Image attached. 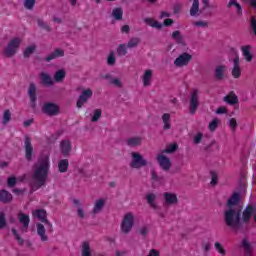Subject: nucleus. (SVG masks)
Wrapping results in <instances>:
<instances>
[{"instance_id": "nucleus-22", "label": "nucleus", "mask_w": 256, "mask_h": 256, "mask_svg": "<svg viewBox=\"0 0 256 256\" xmlns=\"http://www.w3.org/2000/svg\"><path fill=\"white\" fill-rule=\"evenodd\" d=\"M151 79H153V70L148 69L144 72L142 76L144 87H149L151 85Z\"/></svg>"}, {"instance_id": "nucleus-41", "label": "nucleus", "mask_w": 256, "mask_h": 256, "mask_svg": "<svg viewBox=\"0 0 256 256\" xmlns=\"http://www.w3.org/2000/svg\"><path fill=\"white\" fill-rule=\"evenodd\" d=\"M112 15L116 21H121L123 19V9L122 8H115L112 11Z\"/></svg>"}, {"instance_id": "nucleus-56", "label": "nucleus", "mask_w": 256, "mask_h": 256, "mask_svg": "<svg viewBox=\"0 0 256 256\" xmlns=\"http://www.w3.org/2000/svg\"><path fill=\"white\" fill-rule=\"evenodd\" d=\"M203 139V134L202 133H198L195 137H194V143L195 145H199V143H201V140Z\"/></svg>"}, {"instance_id": "nucleus-11", "label": "nucleus", "mask_w": 256, "mask_h": 256, "mask_svg": "<svg viewBox=\"0 0 256 256\" xmlns=\"http://www.w3.org/2000/svg\"><path fill=\"white\" fill-rule=\"evenodd\" d=\"M191 59H193V56H191V54L187 52H184L178 58L175 59L174 65L176 67H185V65H189Z\"/></svg>"}, {"instance_id": "nucleus-18", "label": "nucleus", "mask_w": 256, "mask_h": 256, "mask_svg": "<svg viewBox=\"0 0 256 256\" xmlns=\"http://www.w3.org/2000/svg\"><path fill=\"white\" fill-rule=\"evenodd\" d=\"M59 57H65V50L61 48H56L52 53H50L46 58L45 61L50 63L53 59H59Z\"/></svg>"}, {"instance_id": "nucleus-33", "label": "nucleus", "mask_w": 256, "mask_h": 256, "mask_svg": "<svg viewBox=\"0 0 256 256\" xmlns=\"http://www.w3.org/2000/svg\"><path fill=\"white\" fill-rule=\"evenodd\" d=\"M172 39H174V41H176V43H178V45H184L185 42L183 40V36L181 35V31L176 30L172 33L171 36Z\"/></svg>"}, {"instance_id": "nucleus-31", "label": "nucleus", "mask_w": 256, "mask_h": 256, "mask_svg": "<svg viewBox=\"0 0 256 256\" xmlns=\"http://www.w3.org/2000/svg\"><path fill=\"white\" fill-rule=\"evenodd\" d=\"M104 79H108L110 80V83L114 86V87H118L119 89H121L123 87V83L121 82V80L119 78H113L111 77V75L106 74L104 76Z\"/></svg>"}, {"instance_id": "nucleus-55", "label": "nucleus", "mask_w": 256, "mask_h": 256, "mask_svg": "<svg viewBox=\"0 0 256 256\" xmlns=\"http://www.w3.org/2000/svg\"><path fill=\"white\" fill-rule=\"evenodd\" d=\"M229 125H230L231 129H233V131H235L237 129V120L235 118H231L229 120Z\"/></svg>"}, {"instance_id": "nucleus-53", "label": "nucleus", "mask_w": 256, "mask_h": 256, "mask_svg": "<svg viewBox=\"0 0 256 256\" xmlns=\"http://www.w3.org/2000/svg\"><path fill=\"white\" fill-rule=\"evenodd\" d=\"M177 150V144L174 143V144H171L170 146H168L166 149H165V153H175Z\"/></svg>"}, {"instance_id": "nucleus-17", "label": "nucleus", "mask_w": 256, "mask_h": 256, "mask_svg": "<svg viewBox=\"0 0 256 256\" xmlns=\"http://www.w3.org/2000/svg\"><path fill=\"white\" fill-rule=\"evenodd\" d=\"M225 71H227V66L225 65L216 66L214 70V79L216 81H223V79H225Z\"/></svg>"}, {"instance_id": "nucleus-37", "label": "nucleus", "mask_w": 256, "mask_h": 256, "mask_svg": "<svg viewBox=\"0 0 256 256\" xmlns=\"http://www.w3.org/2000/svg\"><path fill=\"white\" fill-rule=\"evenodd\" d=\"M151 177L152 181H155L156 183H164L165 182V176H159L155 170H151Z\"/></svg>"}, {"instance_id": "nucleus-54", "label": "nucleus", "mask_w": 256, "mask_h": 256, "mask_svg": "<svg viewBox=\"0 0 256 256\" xmlns=\"http://www.w3.org/2000/svg\"><path fill=\"white\" fill-rule=\"evenodd\" d=\"M115 53L111 52L108 56V59H107V64L108 65H115Z\"/></svg>"}, {"instance_id": "nucleus-10", "label": "nucleus", "mask_w": 256, "mask_h": 256, "mask_svg": "<svg viewBox=\"0 0 256 256\" xmlns=\"http://www.w3.org/2000/svg\"><path fill=\"white\" fill-rule=\"evenodd\" d=\"M24 148L26 161H33V144H31V138L29 136H25L24 138Z\"/></svg>"}, {"instance_id": "nucleus-44", "label": "nucleus", "mask_w": 256, "mask_h": 256, "mask_svg": "<svg viewBox=\"0 0 256 256\" xmlns=\"http://www.w3.org/2000/svg\"><path fill=\"white\" fill-rule=\"evenodd\" d=\"M11 121V110H5L3 114V125H7Z\"/></svg>"}, {"instance_id": "nucleus-45", "label": "nucleus", "mask_w": 256, "mask_h": 256, "mask_svg": "<svg viewBox=\"0 0 256 256\" xmlns=\"http://www.w3.org/2000/svg\"><path fill=\"white\" fill-rule=\"evenodd\" d=\"M219 127V118H214L208 125L210 131H215Z\"/></svg>"}, {"instance_id": "nucleus-43", "label": "nucleus", "mask_w": 256, "mask_h": 256, "mask_svg": "<svg viewBox=\"0 0 256 256\" xmlns=\"http://www.w3.org/2000/svg\"><path fill=\"white\" fill-rule=\"evenodd\" d=\"M117 53L119 57H123L127 55V45L120 44L119 47L117 48Z\"/></svg>"}, {"instance_id": "nucleus-40", "label": "nucleus", "mask_w": 256, "mask_h": 256, "mask_svg": "<svg viewBox=\"0 0 256 256\" xmlns=\"http://www.w3.org/2000/svg\"><path fill=\"white\" fill-rule=\"evenodd\" d=\"M127 145L129 147H137L141 145V138H137V137L129 138L127 140Z\"/></svg>"}, {"instance_id": "nucleus-13", "label": "nucleus", "mask_w": 256, "mask_h": 256, "mask_svg": "<svg viewBox=\"0 0 256 256\" xmlns=\"http://www.w3.org/2000/svg\"><path fill=\"white\" fill-rule=\"evenodd\" d=\"M71 141L64 139L60 142V151L64 157H70L71 155Z\"/></svg>"}, {"instance_id": "nucleus-5", "label": "nucleus", "mask_w": 256, "mask_h": 256, "mask_svg": "<svg viewBox=\"0 0 256 256\" xmlns=\"http://www.w3.org/2000/svg\"><path fill=\"white\" fill-rule=\"evenodd\" d=\"M133 225H135V217L131 213L126 214L121 223L122 232L127 235L133 229Z\"/></svg>"}, {"instance_id": "nucleus-46", "label": "nucleus", "mask_w": 256, "mask_h": 256, "mask_svg": "<svg viewBox=\"0 0 256 256\" xmlns=\"http://www.w3.org/2000/svg\"><path fill=\"white\" fill-rule=\"evenodd\" d=\"M102 113L103 112L101 111V109H96L94 111V115L91 118L92 123H97V121H99V119H101Z\"/></svg>"}, {"instance_id": "nucleus-49", "label": "nucleus", "mask_w": 256, "mask_h": 256, "mask_svg": "<svg viewBox=\"0 0 256 256\" xmlns=\"http://www.w3.org/2000/svg\"><path fill=\"white\" fill-rule=\"evenodd\" d=\"M214 247H215L216 251H218V253H220V255H222V256L227 255V251L223 249V246L221 245V243L216 242L214 244Z\"/></svg>"}, {"instance_id": "nucleus-30", "label": "nucleus", "mask_w": 256, "mask_h": 256, "mask_svg": "<svg viewBox=\"0 0 256 256\" xmlns=\"http://www.w3.org/2000/svg\"><path fill=\"white\" fill-rule=\"evenodd\" d=\"M162 121L164 123V127H163L164 131L171 129V114L164 113L162 115Z\"/></svg>"}, {"instance_id": "nucleus-3", "label": "nucleus", "mask_w": 256, "mask_h": 256, "mask_svg": "<svg viewBox=\"0 0 256 256\" xmlns=\"http://www.w3.org/2000/svg\"><path fill=\"white\" fill-rule=\"evenodd\" d=\"M19 47H21V38L15 37L9 41L7 47L3 50V55L10 59V57L17 54Z\"/></svg>"}, {"instance_id": "nucleus-16", "label": "nucleus", "mask_w": 256, "mask_h": 256, "mask_svg": "<svg viewBox=\"0 0 256 256\" xmlns=\"http://www.w3.org/2000/svg\"><path fill=\"white\" fill-rule=\"evenodd\" d=\"M164 197V205H177L179 203V199H177V194L171 193V192H166L163 194Z\"/></svg>"}, {"instance_id": "nucleus-1", "label": "nucleus", "mask_w": 256, "mask_h": 256, "mask_svg": "<svg viewBox=\"0 0 256 256\" xmlns=\"http://www.w3.org/2000/svg\"><path fill=\"white\" fill-rule=\"evenodd\" d=\"M241 202V194L239 192H234L232 196L228 199L226 204V210L223 214V221L229 229L234 231V233H246L249 227V221L253 217V206H246L243 211V207L239 205Z\"/></svg>"}, {"instance_id": "nucleus-23", "label": "nucleus", "mask_w": 256, "mask_h": 256, "mask_svg": "<svg viewBox=\"0 0 256 256\" xmlns=\"http://www.w3.org/2000/svg\"><path fill=\"white\" fill-rule=\"evenodd\" d=\"M40 79L42 81V84L45 85V87H53L54 82H53V78H51V75H49L45 72H42L40 74Z\"/></svg>"}, {"instance_id": "nucleus-7", "label": "nucleus", "mask_w": 256, "mask_h": 256, "mask_svg": "<svg viewBox=\"0 0 256 256\" xmlns=\"http://www.w3.org/2000/svg\"><path fill=\"white\" fill-rule=\"evenodd\" d=\"M197 109H199V90L193 89L190 96V115H195Z\"/></svg>"}, {"instance_id": "nucleus-26", "label": "nucleus", "mask_w": 256, "mask_h": 256, "mask_svg": "<svg viewBox=\"0 0 256 256\" xmlns=\"http://www.w3.org/2000/svg\"><path fill=\"white\" fill-rule=\"evenodd\" d=\"M242 55H244V58L248 63H251L253 61V54H251V45H246L242 47Z\"/></svg>"}, {"instance_id": "nucleus-25", "label": "nucleus", "mask_w": 256, "mask_h": 256, "mask_svg": "<svg viewBox=\"0 0 256 256\" xmlns=\"http://www.w3.org/2000/svg\"><path fill=\"white\" fill-rule=\"evenodd\" d=\"M231 7L236 8L237 15H239L240 17H241V15H243V8L241 7V4H239V2H237V0H230L228 2L227 8L231 9Z\"/></svg>"}, {"instance_id": "nucleus-2", "label": "nucleus", "mask_w": 256, "mask_h": 256, "mask_svg": "<svg viewBox=\"0 0 256 256\" xmlns=\"http://www.w3.org/2000/svg\"><path fill=\"white\" fill-rule=\"evenodd\" d=\"M34 173L32 179L36 181L32 185L33 191L41 189L47 185V178L49 177L50 162L49 156H42L38 159V162L34 165Z\"/></svg>"}, {"instance_id": "nucleus-27", "label": "nucleus", "mask_w": 256, "mask_h": 256, "mask_svg": "<svg viewBox=\"0 0 256 256\" xmlns=\"http://www.w3.org/2000/svg\"><path fill=\"white\" fill-rule=\"evenodd\" d=\"M18 219L21 224H23L24 229H29V223H31V219L29 218V215L19 213Z\"/></svg>"}, {"instance_id": "nucleus-59", "label": "nucleus", "mask_w": 256, "mask_h": 256, "mask_svg": "<svg viewBox=\"0 0 256 256\" xmlns=\"http://www.w3.org/2000/svg\"><path fill=\"white\" fill-rule=\"evenodd\" d=\"M194 25L196 27H208L209 24L205 21H197V22L194 23Z\"/></svg>"}, {"instance_id": "nucleus-48", "label": "nucleus", "mask_w": 256, "mask_h": 256, "mask_svg": "<svg viewBox=\"0 0 256 256\" xmlns=\"http://www.w3.org/2000/svg\"><path fill=\"white\" fill-rule=\"evenodd\" d=\"M36 21L38 23V26L41 27V29H45V31H48V33L51 32V27L49 25H47V23H45V21H43L39 18Z\"/></svg>"}, {"instance_id": "nucleus-6", "label": "nucleus", "mask_w": 256, "mask_h": 256, "mask_svg": "<svg viewBox=\"0 0 256 256\" xmlns=\"http://www.w3.org/2000/svg\"><path fill=\"white\" fill-rule=\"evenodd\" d=\"M203 7L199 9V0H193L192 6L190 8V15L191 17H199L205 9H209V0H203Z\"/></svg>"}, {"instance_id": "nucleus-51", "label": "nucleus", "mask_w": 256, "mask_h": 256, "mask_svg": "<svg viewBox=\"0 0 256 256\" xmlns=\"http://www.w3.org/2000/svg\"><path fill=\"white\" fill-rule=\"evenodd\" d=\"M15 185H17V178L15 176L9 177L7 179V186L12 189Z\"/></svg>"}, {"instance_id": "nucleus-34", "label": "nucleus", "mask_w": 256, "mask_h": 256, "mask_svg": "<svg viewBox=\"0 0 256 256\" xmlns=\"http://www.w3.org/2000/svg\"><path fill=\"white\" fill-rule=\"evenodd\" d=\"M66 75H67V72H65L64 69H60L55 72L54 80L56 81V83H61V81H63V79H65Z\"/></svg>"}, {"instance_id": "nucleus-42", "label": "nucleus", "mask_w": 256, "mask_h": 256, "mask_svg": "<svg viewBox=\"0 0 256 256\" xmlns=\"http://www.w3.org/2000/svg\"><path fill=\"white\" fill-rule=\"evenodd\" d=\"M139 43H141V39L135 37V38H131L129 41H128V44H127V47L129 49H133L135 47H138L139 46Z\"/></svg>"}, {"instance_id": "nucleus-57", "label": "nucleus", "mask_w": 256, "mask_h": 256, "mask_svg": "<svg viewBox=\"0 0 256 256\" xmlns=\"http://www.w3.org/2000/svg\"><path fill=\"white\" fill-rule=\"evenodd\" d=\"M140 235H142V237H147V234L149 233V228H147V226H143L140 231H139Z\"/></svg>"}, {"instance_id": "nucleus-63", "label": "nucleus", "mask_w": 256, "mask_h": 256, "mask_svg": "<svg viewBox=\"0 0 256 256\" xmlns=\"http://www.w3.org/2000/svg\"><path fill=\"white\" fill-rule=\"evenodd\" d=\"M78 213V217H80V219H84L85 218V212L82 210V208H79L77 210Z\"/></svg>"}, {"instance_id": "nucleus-62", "label": "nucleus", "mask_w": 256, "mask_h": 256, "mask_svg": "<svg viewBox=\"0 0 256 256\" xmlns=\"http://www.w3.org/2000/svg\"><path fill=\"white\" fill-rule=\"evenodd\" d=\"M152 27H154L155 29H162L163 24L159 23V21L154 20Z\"/></svg>"}, {"instance_id": "nucleus-38", "label": "nucleus", "mask_w": 256, "mask_h": 256, "mask_svg": "<svg viewBox=\"0 0 256 256\" xmlns=\"http://www.w3.org/2000/svg\"><path fill=\"white\" fill-rule=\"evenodd\" d=\"M35 49H37L36 45L28 46L23 52L24 57L29 59V57L35 53Z\"/></svg>"}, {"instance_id": "nucleus-12", "label": "nucleus", "mask_w": 256, "mask_h": 256, "mask_svg": "<svg viewBox=\"0 0 256 256\" xmlns=\"http://www.w3.org/2000/svg\"><path fill=\"white\" fill-rule=\"evenodd\" d=\"M34 217H37L41 223H45L49 229H53V224L47 220V211L45 209H38L33 213Z\"/></svg>"}, {"instance_id": "nucleus-52", "label": "nucleus", "mask_w": 256, "mask_h": 256, "mask_svg": "<svg viewBox=\"0 0 256 256\" xmlns=\"http://www.w3.org/2000/svg\"><path fill=\"white\" fill-rule=\"evenodd\" d=\"M212 180H211V185L215 186L217 185V183H219V177L217 176V173H215L214 171L210 172Z\"/></svg>"}, {"instance_id": "nucleus-36", "label": "nucleus", "mask_w": 256, "mask_h": 256, "mask_svg": "<svg viewBox=\"0 0 256 256\" xmlns=\"http://www.w3.org/2000/svg\"><path fill=\"white\" fill-rule=\"evenodd\" d=\"M11 232H12V235L14 236V239L17 241L18 245L23 247V245H25V240L21 238V235H19V232H17V229L12 228Z\"/></svg>"}, {"instance_id": "nucleus-58", "label": "nucleus", "mask_w": 256, "mask_h": 256, "mask_svg": "<svg viewBox=\"0 0 256 256\" xmlns=\"http://www.w3.org/2000/svg\"><path fill=\"white\" fill-rule=\"evenodd\" d=\"M173 23H174L173 19L167 18L164 20L163 25H164V27H171V25H173Z\"/></svg>"}, {"instance_id": "nucleus-47", "label": "nucleus", "mask_w": 256, "mask_h": 256, "mask_svg": "<svg viewBox=\"0 0 256 256\" xmlns=\"http://www.w3.org/2000/svg\"><path fill=\"white\" fill-rule=\"evenodd\" d=\"M7 227V218H5V212H0V229Z\"/></svg>"}, {"instance_id": "nucleus-39", "label": "nucleus", "mask_w": 256, "mask_h": 256, "mask_svg": "<svg viewBox=\"0 0 256 256\" xmlns=\"http://www.w3.org/2000/svg\"><path fill=\"white\" fill-rule=\"evenodd\" d=\"M82 256H91V246L89 242L82 243Z\"/></svg>"}, {"instance_id": "nucleus-61", "label": "nucleus", "mask_w": 256, "mask_h": 256, "mask_svg": "<svg viewBox=\"0 0 256 256\" xmlns=\"http://www.w3.org/2000/svg\"><path fill=\"white\" fill-rule=\"evenodd\" d=\"M12 192L15 194V195H23L25 193V190H22V189H19V188H15L12 190Z\"/></svg>"}, {"instance_id": "nucleus-35", "label": "nucleus", "mask_w": 256, "mask_h": 256, "mask_svg": "<svg viewBox=\"0 0 256 256\" xmlns=\"http://www.w3.org/2000/svg\"><path fill=\"white\" fill-rule=\"evenodd\" d=\"M147 203L150 205L152 209H157V204L155 203V200L157 199V196L153 193H150L146 195Z\"/></svg>"}, {"instance_id": "nucleus-29", "label": "nucleus", "mask_w": 256, "mask_h": 256, "mask_svg": "<svg viewBox=\"0 0 256 256\" xmlns=\"http://www.w3.org/2000/svg\"><path fill=\"white\" fill-rule=\"evenodd\" d=\"M37 234L39 235L41 241H48L49 237L45 235V226L41 223L36 224Z\"/></svg>"}, {"instance_id": "nucleus-21", "label": "nucleus", "mask_w": 256, "mask_h": 256, "mask_svg": "<svg viewBox=\"0 0 256 256\" xmlns=\"http://www.w3.org/2000/svg\"><path fill=\"white\" fill-rule=\"evenodd\" d=\"M13 201V194L5 189L0 190V202L4 204L11 203Z\"/></svg>"}, {"instance_id": "nucleus-19", "label": "nucleus", "mask_w": 256, "mask_h": 256, "mask_svg": "<svg viewBox=\"0 0 256 256\" xmlns=\"http://www.w3.org/2000/svg\"><path fill=\"white\" fill-rule=\"evenodd\" d=\"M241 248L243 249V256H253V246L247 238L242 240Z\"/></svg>"}, {"instance_id": "nucleus-15", "label": "nucleus", "mask_w": 256, "mask_h": 256, "mask_svg": "<svg viewBox=\"0 0 256 256\" xmlns=\"http://www.w3.org/2000/svg\"><path fill=\"white\" fill-rule=\"evenodd\" d=\"M157 159L163 171H169V169H171V160L167 156L159 154Z\"/></svg>"}, {"instance_id": "nucleus-4", "label": "nucleus", "mask_w": 256, "mask_h": 256, "mask_svg": "<svg viewBox=\"0 0 256 256\" xmlns=\"http://www.w3.org/2000/svg\"><path fill=\"white\" fill-rule=\"evenodd\" d=\"M132 160L130 162L131 169H141L149 165V161L143 157L139 152L131 153Z\"/></svg>"}, {"instance_id": "nucleus-24", "label": "nucleus", "mask_w": 256, "mask_h": 256, "mask_svg": "<svg viewBox=\"0 0 256 256\" xmlns=\"http://www.w3.org/2000/svg\"><path fill=\"white\" fill-rule=\"evenodd\" d=\"M103 207H105V200L103 198L96 200L92 214L97 215V213H101V211H103Z\"/></svg>"}, {"instance_id": "nucleus-8", "label": "nucleus", "mask_w": 256, "mask_h": 256, "mask_svg": "<svg viewBox=\"0 0 256 256\" xmlns=\"http://www.w3.org/2000/svg\"><path fill=\"white\" fill-rule=\"evenodd\" d=\"M42 113L48 115V117H55V115H59V105L52 102H46L42 107Z\"/></svg>"}, {"instance_id": "nucleus-60", "label": "nucleus", "mask_w": 256, "mask_h": 256, "mask_svg": "<svg viewBox=\"0 0 256 256\" xmlns=\"http://www.w3.org/2000/svg\"><path fill=\"white\" fill-rule=\"evenodd\" d=\"M223 113H227V108H225V107H219V108L216 110V114H217V115H223Z\"/></svg>"}, {"instance_id": "nucleus-14", "label": "nucleus", "mask_w": 256, "mask_h": 256, "mask_svg": "<svg viewBox=\"0 0 256 256\" xmlns=\"http://www.w3.org/2000/svg\"><path fill=\"white\" fill-rule=\"evenodd\" d=\"M28 95L32 103L31 107L35 108V103H37V85L33 82L29 84Z\"/></svg>"}, {"instance_id": "nucleus-32", "label": "nucleus", "mask_w": 256, "mask_h": 256, "mask_svg": "<svg viewBox=\"0 0 256 256\" xmlns=\"http://www.w3.org/2000/svg\"><path fill=\"white\" fill-rule=\"evenodd\" d=\"M58 169L60 173H67L69 169V160L63 159L58 163Z\"/></svg>"}, {"instance_id": "nucleus-28", "label": "nucleus", "mask_w": 256, "mask_h": 256, "mask_svg": "<svg viewBox=\"0 0 256 256\" xmlns=\"http://www.w3.org/2000/svg\"><path fill=\"white\" fill-rule=\"evenodd\" d=\"M223 101L228 103V105H237V103H239V98L231 92L230 95L224 97Z\"/></svg>"}, {"instance_id": "nucleus-64", "label": "nucleus", "mask_w": 256, "mask_h": 256, "mask_svg": "<svg viewBox=\"0 0 256 256\" xmlns=\"http://www.w3.org/2000/svg\"><path fill=\"white\" fill-rule=\"evenodd\" d=\"M130 30L131 28L129 27V25H124L121 28L122 33H129Z\"/></svg>"}, {"instance_id": "nucleus-20", "label": "nucleus", "mask_w": 256, "mask_h": 256, "mask_svg": "<svg viewBox=\"0 0 256 256\" xmlns=\"http://www.w3.org/2000/svg\"><path fill=\"white\" fill-rule=\"evenodd\" d=\"M233 63H234V66L232 69V77H234V79H239V77H241V66L239 65L238 55L235 56Z\"/></svg>"}, {"instance_id": "nucleus-50", "label": "nucleus", "mask_w": 256, "mask_h": 256, "mask_svg": "<svg viewBox=\"0 0 256 256\" xmlns=\"http://www.w3.org/2000/svg\"><path fill=\"white\" fill-rule=\"evenodd\" d=\"M35 3H37V0H25L24 1V7L26 9H33L35 7Z\"/></svg>"}, {"instance_id": "nucleus-9", "label": "nucleus", "mask_w": 256, "mask_h": 256, "mask_svg": "<svg viewBox=\"0 0 256 256\" xmlns=\"http://www.w3.org/2000/svg\"><path fill=\"white\" fill-rule=\"evenodd\" d=\"M92 97H93V90L92 89L83 90L81 95L79 96L77 102H76V107L78 109H81V107H83V105L85 103H87V101H89V99H91Z\"/></svg>"}]
</instances>
